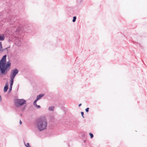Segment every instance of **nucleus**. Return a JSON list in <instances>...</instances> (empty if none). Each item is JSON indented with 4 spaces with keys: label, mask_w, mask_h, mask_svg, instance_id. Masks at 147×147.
<instances>
[{
    "label": "nucleus",
    "mask_w": 147,
    "mask_h": 147,
    "mask_svg": "<svg viewBox=\"0 0 147 147\" xmlns=\"http://www.w3.org/2000/svg\"><path fill=\"white\" fill-rule=\"evenodd\" d=\"M76 17L74 16V17H73V21H72L73 22H75V21H76Z\"/></svg>",
    "instance_id": "nucleus-11"
},
{
    "label": "nucleus",
    "mask_w": 147,
    "mask_h": 147,
    "mask_svg": "<svg viewBox=\"0 0 147 147\" xmlns=\"http://www.w3.org/2000/svg\"><path fill=\"white\" fill-rule=\"evenodd\" d=\"M4 39V36L3 35L0 36V40H3Z\"/></svg>",
    "instance_id": "nucleus-10"
},
{
    "label": "nucleus",
    "mask_w": 147,
    "mask_h": 147,
    "mask_svg": "<svg viewBox=\"0 0 147 147\" xmlns=\"http://www.w3.org/2000/svg\"><path fill=\"white\" fill-rule=\"evenodd\" d=\"M47 122L44 116H41L39 117L37 121V126L40 131L46 129Z\"/></svg>",
    "instance_id": "nucleus-2"
},
{
    "label": "nucleus",
    "mask_w": 147,
    "mask_h": 147,
    "mask_svg": "<svg viewBox=\"0 0 147 147\" xmlns=\"http://www.w3.org/2000/svg\"><path fill=\"white\" fill-rule=\"evenodd\" d=\"M4 50V49H3L2 43L0 42V53L2 52Z\"/></svg>",
    "instance_id": "nucleus-6"
},
{
    "label": "nucleus",
    "mask_w": 147,
    "mask_h": 147,
    "mask_svg": "<svg viewBox=\"0 0 147 147\" xmlns=\"http://www.w3.org/2000/svg\"><path fill=\"white\" fill-rule=\"evenodd\" d=\"M35 106L38 108H40V106L39 105H36Z\"/></svg>",
    "instance_id": "nucleus-15"
},
{
    "label": "nucleus",
    "mask_w": 147,
    "mask_h": 147,
    "mask_svg": "<svg viewBox=\"0 0 147 147\" xmlns=\"http://www.w3.org/2000/svg\"><path fill=\"white\" fill-rule=\"evenodd\" d=\"M8 83H6L5 86L4 87V92H7V91L8 88Z\"/></svg>",
    "instance_id": "nucleus-5"
},
{
    "label": "nucleus",
    "mask_w": 147,
    "mask_h": 147,
    "mask_svg": "<svg viewBox=\"0 0 147 147\" xmlns=\"http://www.w3.org/2000/svg\"><path fill=\"white\" fill-rule=\"evenodd\" d=\"M89 135H90V138H93V134L91 133H89Z\"/></svg>",
    "instance_id": "nucleus-12"
},
{
    "label": "nucleus",
    "mask_w": 147,
    "mask_h": 147,
    "mask_svg": "<svg viewBox=\"0 0 147 147\" xmlns=\"http://www.w3.org/2000/svg\"><path fill=\"white\" fill-rule=\"evenodd\" d=\"M10 86L9 89H10V90H11L12 88V85H13V81H12V82L11 81H10Z\"/></svg>",
    "instance_id": "nucleus-8"
},
{
    "label": "nucleus",
    "mask_w": 147,
    "mask_h": 147,
    "mask_svg": "<svg viewBox=\"0 0 147 147\" xmlns=\"http://www.w3.org/2000/svg\"><path fill=\"white\" fill-rule=\"evenodd\" d=\"M82 105V104L81 103L79 104V107H80V106H81V105Z\"/></svg>",
    "instance_id": "nucleus-18"
},
{
    "label": "nucleus",
    "mask_w": 147,
    "mask_h": 147,
    "mask_svg": "<svg viewBox=\"0 0 147 147\" xmlns=\"http://www.w3.org/2000/svg\"><path fill=\"white\" fill-rule=\"evenodd\" d=\"M81 114L82 115V117L84 118V116H83L84 114V112H81Z\"/></svg>",
    "instance_id": "nucleus-16"
},
{
    "label": "nucleus",
    "mask_w": 147,
    "mask_h": 147,
    "mask_svg": "<svg viewBox=\"0 0 147 147\" xmlns=\"http://www.w3.org/2000/svg\"><path fill=\"white\" fill-rule=\"evenodd\" d=\"M14 103L17 106H19L26 104V101L23 99H16L14 100Z\"/></svg>",
    "instance_id": "nucleus-3"
},
{
    "label": "nucleus",
    "mask_w": 147,
    "mask_h": 147,
    "mask_svg": "<svg viewBox=\"0 0 147 147\" xmlns=\"http://www.w3.org/2000/svg\"><path fill=\"white\" fill-rule=\"evenodd\" d=\"M18 70L17 69L12 70L10 75V81H11L12 82V81H13V80L16 74L18 73Z\"/></svg>",
    "instance_id": "nucleus-4"
},
{
    "label": "nucleus",
    "mask_w": 147,
    "mask_h": 147,
    "mask_svg": "<svg viewBox=\"0 0 147 147\" xmlns=\"http://www.w3.org/2000/svg\"><path fill=\"white\" fill-rule=\"evenodd\" d=\"M38 100H37V99H36L35 101H34V105H35V106L36 105V102Z\"/></svg>",
    "instance_id": "nucleus-13"
},
{
    "label": "nucleus",
    "mask_w": 147,
    "mask_h": 147,
    "mask_svg": "<svg viewBox=\"0 0 147 147\" xmlns=\"http://www.w3.org/2000/svg\"><path fill=\"white\" fill-rule=\"evenodd\" d=\"M6 55H4L0 61V70L2 74L5 75L10 68L11 63L9 61L6 63Z\"/></svg>",
    "instance_id": "nucleus-1"
},
{
    "label": "nucleus",
    "mask_w": 147,
    "mask_h": 147,
    "mask_svg": "<svg viewBox=\"0 0 147 147\" xmlns=\"http://www.w3.org/2000/svg\"><path fill=\"white\" fill-rule=\"evenodd\" d=\"M89 108H87L86 109V111L87 112H88L89 111Z\"/></svg>",
    "instance_id": "nucleus-17"
},
{
    "label": "nucleus",
    "mask_w": 147,
    "mask_h": 147,
    "mask_svg": "<svg viewBox=\"0 0 147 147\" xmlns=\"http://www.w3.org/2000/svg\"><path fill=\"white\" fill-rule=\"evenodd\" d=\"M54 107L53 106L49 107V109L50 111H53L54 110Z\"/></svg>",
    "instance_id": "nucleus-9"
},
{
    "label": "nucleus",
    "mask_w": 147,
    "mask_h": 147,
    "mask_svg": "<svg viewBox=\"0 0 147 147\" xmlns=\"http://www.w3.org/2000/svg\"><path fill=\"white\" fill-rule=\"evenodd\" d=\"M26 146L27 147H30V144L29 143H27V144L26 145Z\"/></svg>",
    "instance_id": "nucleus-14"
},
{
    "label": "nucleus",
    "mask_w": 147,
    "mask_h": 147,
    "mask_svg": "<svg viewBox=\"0 0 147 147\" xmlns=\"http://www.w3.org/2000/svg\"><path fill=\"white\" fill-rule=\"evenodd\" d=\"M20 124H22V122H21V120H20Z\"/></svg>",
    "instance_id": "nucleus-19"
},
{
    "label": "nucleus",
    "mask_w": 147,
    "mask_h": 147,
    "mask_svg": "<svg viewBox=\"0 0 147 147\" xmlns=\"http://www.w3.org/2000/svg\"><path fill=\"white\" fill-rule=\"evenodd\" d=\"M44 95V94H40L37 97L36 99L37 100H39Z\"/></svg>",
    "instance_id": "nucleus-7"
}]
</instances>
